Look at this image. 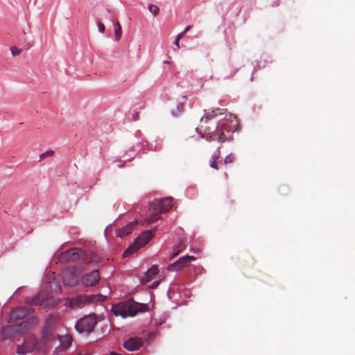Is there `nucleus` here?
I'll return each mask as SVG.
<instances>
[{
	"instance_id": "473e14b6",
	"label": "nucleus",
	"mask_w": 355,
	"mask_h": 355,
	"mask_svg": "<svg viewBox=\"0 0 355 355\" xmlns=\"http://www.w3.org/2000/svg\"><path fill=\"white\" fill-rule=\"evenodd\" d=\"M190 28H191V26H187L185 28V29H184V31H183V33L185 34L186 33H187V32L190 30Z\"/></svg>"
},
{
	"instance_id": "b1692460",
	"label": "nucleus",
	"mask_w": 355,
	"mask_h": 355,
	"mask_svg": "<svg viewBox=\"0 0 355 355\" xmlns=\"http://www.w3.org/2000/svg\"><path fill=\"white\" fill-rule=\"evenodd\" d=\"M102 260V258L100 257L97 254L94 252H90V261H93V262L95 263H100Z\"/></svg>"
},
{
	"instance_id": "20e7f679",
	"label": "nucleus",
	"mask_w": 355,
	"mask_h": 355,
	"mask_svg": "<svg viewBox=\"0 0 355 355\" xmlns=\"http://www.w3.org/2000/svg\"><path fill=\"white\" fill-rule=\"evenodd\" d=\"M106 300V297L101 295H80L76 297L72 298L70 300V306L75 307H82L90 304H92L95 302H104Z\"/></svg>"
},
{
	"instance_id": "4468645a",
	"label": "nucleus",
	"mask_w": 355,
	"mask_h": 355,
	"mask_svg": "<svg viewBox=\"0 0 355 355\" xmlns=\"http://www.w3.org/2000/svg\"><path fill=\"white\" fill-rule=\"evenodd\" d=\"M158 267L155 265L153 266L145 272L144 277L141 279V283L142 284H148L155 278V277L158 274Z\"/></svg>"
},
{
	"instance_id": "1a4fd4ad",
	"label": "nucleus",
	"mask_w": 355,
	"mask_h": 355,
	"mask_svg": "<svg viewBox=\"0 0 355 355\" xmlns=\"http://www.w3.org/2000/svg\"><path fill=\"white\" fill-rule=\"evenodd\" d=\"M100 275L98 270L84 274L80 278L81 284L85 287H93L100 281Z\"/></svg>"
},
{
	"instance_id": "7ed1b4c3",
	"label": "nucleus",
	"mask_w": 355,
	"mask_h": 355,
	"mask_svg": "<svg viewBox=\"0 0 355 355\" xmlns=\"http://www.w3.org/2000/svg\"><path fill=\"white\" fill-rule=\"evenodd\" d=\"M153 235L154 232L152 230H146L141 233V235L135 239V242L132 245H130L123 252V257L130 256L137 252L139 248L144 246L146 243H148Z\"/></svg>"
},
{
	"instance_id": "2f4dec72",
	"label": "nucleus",
	"mask_w": 355,
	"mask_h": 355,
	"mask_svg": "<svg viewBox=\"0 0 355 355\" xmlns=\"http://www.w3.org/2000/svg\"><path fill=\"white\" fill-rule=\"evenodd\" d=\"M159 284V282H155L152 286H150V288H156Z\"/></svg>"
},
{
	"instance_id": "cd10ccee",
	"label": "nucleus",
	"mask_w": 355,
	"mask_h": 355,
	"mask_svg": "<svg viewBox=\"0 0 355 355\" xmlns=\"http://www.w3.org/2000/svg\"><path fill=\"white\" fill-rule=\"evenodd\" d=\"M98 26L99 31L101 33H103L105 32V25L103 23L99 22L98 24Z\"/></svg>"
},
{
	"instance_id": "6e6552de",
	"label": "nucleus",
	"mask_w": 355,
	"mask_h": 355,
	"mask_svg": "<svg viewBox=\"0 0 355 355\" xmlns=\"http://www.w3.org/2000/svg\"><path fill=\"white\" fill-rule=\"evenodd\" d=\"M37 344V338L33 335H28L22 345H18L17 347V353L19 355H24L32 352Z\"/></svg>"
},
{
	"instance_id": "39448f33",
	"label": "nucleus",
	"mask_w": 355,
	"mask_h": 355,
	"mask_svg": "<svg viewBox=\"0 0 355 355\" xmlns=\"http://www.w3.org/2000/svg\"><path fill=\"white\" fill-rule=\"evenodd\" d=\"M83 261L85 263H92L93 261H90V253H85L84 251L78 249H70L61 254L60 259L62 261H67L69 262H75L82 257Z\"/></svg>"
},
{
	"instance_id": "72a5a7b5",
	"label": "nucleus",
	"mask_w": 355,
	"mask_h": 355,
	"mask_svg": "<svg viewBox=\"0 0 355 355\" xmlns=\"http://www.w3.org/2000/svg\"><path fill=\"white\" fill-rule=\"evenodd\" d=\"M44 158H45V155H44V153H42V154L40 155V159H39V161L40 162V161H42V160L43 159H44Z\"/></svg>"
},
{
	"instance_id": "a878e982",
	"label": "nucleus",
	"mask_w": 355,
	"mask_h": 355,
	"mask_svg": "<svg viewBox=\"0 0 355 355\" xmlns=\"http://www.w3.org/2000/svg\"><path fill=\"white\" fill-rule=\"evenodd\" d=\"M235 157L233 154L227 155L224 159V163L225 164H232L234 161Z\"/></svg>"
},
{
	"instance_id": "aec40b11",
	"label": "nucleus",
	"mask_w": 355,
	"mask_h": 355,
	"mask_svg": "<svg viewBox=\"0 0 355 355\" xmlns=\"http://www.w3.org/2000/svg\"><path fill=\"white\" fill-rule=\"evenodd\" d=\"M148 9L154 16H157L159 12V8L154 4H149Z\"/></svg>"
},
{
	"instance_id": "ddd939ff",
	"label": "nucleus",
	"mask_w": 355,
	"mask_h": 355,
	"mask_svg": "<svg viewBox=\"0 0 355 355\" xmlns=\"http://www.w3.org/2000/svg\"><path fill=\"white\" fill-rule=\"evenodd\" d=\"M141 338L138 337H132L124 342L123 347L128 351L132 352L138 350L142 345Z\"/></svg>"
},
{
	"instance_id": "f8f14e48",
	"label": "nucleus",
	"mask_w": 355,
	"mask_h": 355,
	"mask_svg": "<svg viewBox=\"0 0 355 355\" xmlns=\"http://www.w3.org/2000/svg\"><path fill=\"white\" fill-rule=\"evenodd\" d=\"M33 310L26 306L17 307L13 309L10 313V320L13 322L24 320Z\"/></svg>"
},
{
	"instance_id": "4be33fe9",
	"label": "nucleus",
	"mask_w": 355,
	"mask_h": 355,
	"mask_svg": "<svg viewBox=\"0 0 355 355\" xmlns=\"http://www.w3.org/2000/svg\"><path fill=\"white\" fill-rule=\"evenodd\" d=\"M278 191L281 195L285 196L288 193L289 188L288 186L283 184V185L279 186Z\"/></svg>"
},
{
	"instance_id": "a211bd4d",
	"label": "nucleus",
	"mask_w": 355,
	"mask_h": 355,
	"mask_svg": "<svg viewBox=\"0 0 355 355\" xmlns=\"http://www.w3.org/2000/svg\"><path fill=\"white\" fill-rule=\"evenodd\" d=\"M121 33H122V31H121V24L119 22H116L115 24V30H114V37H115L116 41H118L120 40V38L121 37Z\"/></svg>"
},
{
	"instance_id": "393cba45",
	"label": "nucleus",
	"mask_w": 355,
	"mask_h": 355,
	"mask_svg": "<svg viewBox=\"0 0 355 355\" xmlns=\"http://www.w3.org/2000/svg\"><path fill=\"white\" fill-rule=\"evenodd\" d=\"M224 113V110L220 108H216L212 111L211 114H207L206 116V118L207 117H214L215 116H217L218 114H223Z\"/></svg>"
},
{
	"instance_id": "c85d7f7f",
	"label": "nucleus",
	"mask_w": 355,
	"mask_h": 355,
	"mask_svg": "<svg viewBox=\"0 0 355 355\" xmlns=\"http://www.w3.org/2000/svg\"><path fill=\"white\" fill-rule=\"evenodd\" d=\"M45 157H51L54 155V151L53 150H48L46 152L44 153Z\"/></svg>"
},
{
	"instance_id": "f257e3e1",
	"label": "nucleus",
	"mask_w": 355,
	"mask_h": 355,
	"mask_svg": "<svg viewBox=\"0 0 355 355\" xmlns=\"http://www.w3.org/2000/svg\"><path fill=\"white\" fill-rule=\"evenodd\" d=\"M173 206L172 198H166L164 199H156L150 204L148 216L146 222L150 224L158 220L160 214L168 212Z\"/></svg>"
},
{
	"instance_id": "c756f323",
	"label": "nucleus",
	"mask_w": 355,
	"mask_h": 355,
	"mask_svg": "<svg viewBox=\"0 0 355 355\" xmlns=\"http://www.w3.org/2000/svg\"><path fill=\"white\" fill-rule=\"evenodd\" d=\"M179 42H180V40H178L177 38H175V41L173 42V44L175 45L178 47V49L180 48Z\"/></svg>"
},
{
	"instance_id": "423d86ee",
	"label": "nucleus",
	"mask_w": 355,
	"mask_h": 355,
	"mask_svg": "<svg viewBox=\"0 0 355 355\" xmlns=\"http://www.w3.org/2000/svg\"><path fill=\"white\" fill-rule=\"evenodd\" d=\"M233 130L227 124L223 123L218 127L214 132H212L209 136L206 137L207 141H218L223 143L227 141L230 137V132Z\"/></svg>"
},
{
	"instance_id": "412c9836",
	"label": "nucleus",
	"mask_w": 355,
	"mask_h": 355,
	"mask_svg": "<svg viewBox=\"0 0 355 355\" xmlns=\"http://www.w3.org/2000/svg\"><path fill=\"white\" fill-rule=\"evenodd\" d=\"M10 50L12 55L13 57L19 55L23 51V50L21 49H19L16 46H11L10 48Z\"/></svg>"
},
{
	"instance_id": "2eb2a0df",
	"label": "nucleus",
	"mask_w": 355,
	"mask_h": 355,
	"mask_svg": "<svg viewBox=\"0 0 355 355\" xmlns=\"http://www.w3.org/2000/svg\"><path fill=\"white\" fill-rule=\"evenodd\" d=\"M137 221L130 222V223L127 224L125 226L119 228L116 230V236L121 238H123L126 235H128L130 233L132 232V231L134 230L135 226L137 225Z\"/></svg>"
},
{
	"instance_id": "9b49d317",
	"label": "nucleus",
	"mask_w": 355,
	"mask_h": 355,
	"mask_svg": "<svg viewBox=\"0 0 355 355\" xmlns=\"http://www.w3.org/2000/svg\"><path fill=\"white\" fill-rule=\"evenodd\" d=\"M62 280L64 285L68 286H75L79 282L78 277L73 269H66L62 272Z\"/></svg>"
},
{
	"instance_id": "7c9ffc66",
	"label": "nucleus",
	"mask_w": 355,
	"mask_h": 355,
	"mask_svg": "<svg viewBox=\"0 0 355 355\" xmlns=\"http://www.w3.org/2000/svg\"><path fill=\"white\" fill-rule=\"evenodd\" d=\"M184 35V33L183 32L179 33L177 36H176V38L178 40H180L181 38H182L183 35Z\"/></svg>"
},
{
	"instance_id": "0eeeda50",
	"label": "nucleus",
	"mask_w": 355,
	"mask_h": 355,
	"mask_svg": "<svg viewBox=\"0 0 355 355\" xmlns=\"http://www.w3.org/2000/svg\"><path fill=\"white\" fill-rule=\"evenodd\" d=\"M96 322V317L94 315H89L80 319L76 322L75 327L79 333H89L93 330Z\"/></svg>"
},
{
	"instance_id": "6ab92c4d",
	"label": "nucleus",
	"mask_w": 355,
	"mask_h": 355,
	"mask_svg": "<svg viewBox=\"0 0 355 355\" xmlns=\"http://www.w3.org/2000/svg\"><path fill=\"white\" fill-rule=\"evenodd\" d=\"M219 157H220L219 155H217V154L213 155L211 156V159L210 160V162H209L210 167H211L216 170H218L217 160L219 159Z\"/></svg>"
},
{
	"instance_id": "bb28decb",
	"label": "nucleus",
	"mask_w": 355,
	"mask_h": 355,
	"mask_svg": "<svg viewBox=\"0 0 355 355\" xmlns=\"http://www.w3.org/2000/svg\"><path fill=\"white\" fill-rule=\"evenodd\" d=\"M55 318L53 316V315H49L46 320V327L48 328H50L51 327V326L53 325L54 321H55Z\"/></svg>"
},
{
	"instance_id": "5701e85b",
	"label": "nucleus",
	"mask_w": 355,
	"mask_h": 355,
	"mask_svg": "<svg viewBox=\"0 0 355 355\" xmlns=\"http://www.w3.org/2000/svg\"><path fill=\"white\" fill-rule=\"evenodd\" d=\"M182 250H183V247H182V243H180L179 245L175 246V248L173 249V254L172 257H171V259H173L175 257L178 256L179 254V253Z\"/></svg>"
},
{
	"instance_id": "f03ea898",
	"label": "nucleus",
	"mask_w": 355,
	"mask_h": 355,
	"mask_svg": "<svg viewBox=\"0 0 355 355\" xmlns=\"http://www.w3.org/2000/svg\"><path fill=\"white\" fill-rule=\"evenodd\" d=\"M139 306L140 305L133 302L126 301L114 305L112 311L116 316L120 315L125 318L128 316L133 317L137 315L138 311H141L139 309Z\"/></svg>"
},
{
	"instance_id": "f3484780",
	"label": "nucleus",
	"mask_w": 355,
	"mask_h": 355,
	"mask_svg": "<svg viewBox=\"0 0 355 355\" xmlns=\"http://www.w3.org/2000/svg\"><path fill=\"white\" fill-rule=\"evenodd\" d=\"M38 322V318L37 317H31V318L24 321L20 326L23 327L31 328V326H35Z\"/></svg>"
},
{
	"instance_id": "dca6fc26",
	"label": "nucleus",
	"mask_w": 355,
	"mask_h": 355,
	"mask_svg": "<svg viewBox=\"0 0 355 355\" xmlns=\"http://www.w3.org/2000/svg\"><path fill=\"white\" fill-rule=\"evenodd\" d=\"M46 299V295L44 293H39L33 297H27L26 303L30 305L39 306L41 305Z\"/></svg>"
},
{
	"instance_id": "9d476101",
	"label": "nucleus",
	"mask_w": 355,
	"mask_h": 355,
	"mask_svg": "<svg viewBox=\"0 0 355 355\" xmlns=\"http://www.w3.org/2000/svg\"><path fill=\"white\" fill-rule=\"evenodd\" d=\"M196 258L193 256H184L180 257L177 261L173 263L168 265V270L169 271H178L190 266V263L194 261Z\"/></svg>"
}]
</instances>
